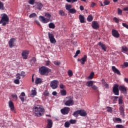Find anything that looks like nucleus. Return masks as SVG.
Here are the masks:
<instances>
[{
	"mask_svg": "<svg viewBox=\"0 0 128 128\" xmlns=\"http://www.w3.org/2000/svg\"><path fill=\"white\" fill-rule=\"evenodd\" d=\"M36 13H32L29 16V18H36Z\"/></svg>",
	"mask_w": 128,
	"mask_h": 128,
	"instance_id": "35",
	"label": "nucleus"
},
{
	"mask_svg": "<svg viewBox=\"0 0 128 128\" xmlns=\"http://www.w3.org/2000/svg\"><path fill=\"white\" fill-rule=\"evenodd\" d=\"M42 79L40 78H36L35 81V83L36 84H42Z\"/></svg>",
	"mask_w": 128,
	"mask_h": 128,
	"instance_id": "23",
	"label": "nucleus"
},
{
	"mask_svg": "<svg viewBox=\"0 0 128 128\" xmlns=\"http://www.w3.org/2000/svg\"><path fill=\"white\" fill-rule=\"evenodd\" d=\"M69 122H70V124H76V120L72 119Z\"/></svg>",
	"mask_w": 128,
	"mask_h": 128,
	"instance_id": "37",
	"label": "nucleus"
},
{
	"mask_svg": "<svg viewBox=\"0 0 128 128\" xmlns=\"http://www.w3.org/2000/svg\"><path fill=\"white\" fill-rule=\"evenodd\" d=\"M80 54V50H77L76 52L75 55L74 56V58H76V56H78V54Z\"/></svg>",
	"mask_w": 128,
	"mask_h": 128,
	"instance_id": "41",
	"label": "nucleus"
},
{
	"mask_svg": "<svg viewBox=\"0 0 128 128\" xmlns=\"http://www.w3.org/2000/svg\"><path fill=\"white\" fill-rule=\"evenodd\" d=\"M92 88L94 90H98V87L96 86L95 85H92Z\"/></svg>",
	"mask_w": 128,
	"mask_h": 128,
	"instance_id": "54",
	"label": "nucleus"
},
{
	"mask_svg": "<svg viewBox=\"0 0 128 128\" xmlns=\"http://www.w3.org/2000/svg\"><path fill=\"white\" fill-rule=\"evenodd\" d=\"M113 92L115 96H118L120 94L118 92V84H116L113 87Z\"/></svg>",
	"mask_w": 128,
	"mask_h": 128,
	"instance_id": "8",
	"label": "nucleus"
},
{
	"mask_svg": "<svg viewBox=\"0 0 128 128\" xmlns=\"http://www.w3.org/2000/svg\"><path fill=\"white\" fill-rule=\"evenodd\" d=\"M60 92L61 94V95L63 96H66V90L64 89L60 90Z\"/></svg>",
	"mask_w": 128,
	"mask_h": 128,
	"instance_id": "27",
	"label": "nucleus"
},
{
	"mask_svg": "<svg viewBox=\"0 0 128 128\" xmlns=\"http://www.w3.org/2000/svg\"><path fill=\"white\" fill-rule=\"evenodd\" d=\"M70 122H67L64 124L65 128H70Z\"/></svg>",
	"mask_w": 128,
	"mask_h": 128,
	"instance_id": "42",
	"label": "nucleus"
},
{
	"mask_svg": "<svg viewBox=\"0 0 128 128\" xmlns=\"http://www.w3.org/2000/svg\"><path fill=\"white\" fill-rule=\"evenodd\" d=\"M72 4H69V5L66 4V9L68 12H70V10L72 9Z\"/></svg>",
	"mask_w": 128,
	"mask_h": 128,
	"instance_id": "25",
	"label": "nucleus"
},
{
	"mask_svg": "<svg viewBox=\"0 0 128 128\" xmlns=\"http://www.w3.org/2000/svg\"><path fill=\"white\" fill-rule=\"evenodd\" d=\"M78 114H80V111L79 110L74 112L73 113V116H74L75 118H78Z\"/></svg>",
	"mask_w": 128,
	"mask_h": 128,
	"instance_id": "28",
	"label": "nucleus"
},
{
	"mask_svg": "<svg viewBox=\"0 0 128 128\" xmlns=\"http://www.w3.org/2000/svg\"><path fill=\"white\" fill-rule=\"evenodd\" d=\"M16 80H20V75H16Z\"/></svg>",
	"mask_w": 128,
	"mask_h": 128,
	"instance_id": "61",
	"label": "nucleus"
},
{
	"mask_svg": "<svg viewBox=\"0 0 128 128\" xmlns=\"http://www.w3.org/2000/svg\"><path fill=\"white\" fill-rule=\"evenodd\" d=\"M42 6H44V5L40 2L37 3L36 4V8L38 10H42Z\"/></svg>",
	"mask_w": 128,
	"mask_h": 128,
	"instance_id": "20",
	"label": "nucleus"
},
{
	"mask_svg": "<svg viewBox=\"0 0 128 128\" xmlns=\"http://www.w3.org/2000/svg\"><path fill=\"white\" fill-rule=\"evenodd\" d=\"M79 114L81 116H86V112L84 110H79Z\"/></svg>",
	"mask_w": 128,
	"mask_h": 128,
	"instance_id": "19",
	"label": "nucleus"
},
{
	"mask_svg": "<svg viewBox=\"0 0 128 128\" xmlns=\"http://www.w3.org/2000/svg\"><path fill=\"white\" fill-rule=\"evenodd\" d=\"M68 74L70 77L72 76L74 74L72 73V70H68Z\"/></svg>",
	"mask_w": 128,
	"mask_h": 128,
	"instance_id": "34",
	"label": "nucleus"
},
{
	"mask_svg": "<svg viewBox=\"0 0 128 128\" xmlns=\"http://www.w3.org/2000/svg\"><path fill=\"white\" fill-rule=\"evenodd\" d=\"M60 88H61V90H64L66 88V86L62 84H60L59 85Z\"/></svg>",
	"mask_w": 128,
	"mask_h": 128,
	"instance_id": "39",
	"label": "nucleus"
},
{
	"mask_svg": "<svg viewBox=\"0 0 128 128\" xmlns=\"http://www.w3.org/2000/svg\"><path fill=\"white\" fill-rule=\"evenodd\" d=\"M50 72V69L44 66H42L39 68V72L42 76H48Z\"/></svg>",
	"mask_w": 128,
	"mask_h": 128,
	"instance_id": "2",
	"label": "nucleus"
},
{
	"mask_svg": "<svg viewBox=\"0 0 128 128\" xmlns=\"http://www.w3.org/2000/svg\"><path fill=\"white\" fill-rule=\"evenodd\" d=\"M58 80H52L50 83V86L52 90H56L58 87Z\"/></svg>",
	"mask_w": 128,
	"mask_h": 128,
	"instance_id": "5",
	"label": "nucleus"
},
{
	"mask_svg": "<svg viewBox=\"0 0 128 128\" xmlns=\"http://www.w3.org/2000/svg\"><path fill=\"white\" fill-rule=\"evenodd\" d=\"M124 105H122V106H120V107L119 108L120 114L122 116H124Z\"/></svg>",
	"mask_w": 128,
	"mask_h": 128,
	"instance_id": "11",
	"label": "nucleus"
},
{
	"mask_svg": "<svg viewBox=\"0 0 128 128\" xmlns=\"http://www.w3.org/2000/svg\"><path fill=\"white\" fill-rule=\"evenodd\" d=\"M98 46H100L102 48V50H103L104 52H106V45L104 44V43L102 42H99L98 44Z\"/></svg>",
	"mask_w": 128,
	"mask_h": 128,
	"instance_id": "14",
	"label": "nucleus"
},
{
	"mask_svg": "<svg viewBox=\"0 0 128 128\" xmlns=\"http://www.w3.org/2000/svg\"><path fill=\"white\" fill-rule=\"evenodd\" d=\"M44 94L46 96H50V93L48 92V90H46L44 92Z\"/></svg>",
	"mask_w": 128,
	"mask_h": 128,
	"instance_id": "45",
	"label": "nucleus"
},
{
	"mask_svg": "<svg viewBox=\"0 0 128 128\" xmlns=\"http://www.w3.org/2000/svg\"><path fill=\"white\" fill-rule=\"evenodd\" d=\"M31 96H36V91L34 90H32L31 91Z\"/></svg>",
	"mask_w": 128,
	"mask_h": 128,
	"instance_id": "36",
	"label": "nucleus"
},
{
	"mask_svg": "<svg viewBox=\"0 0 128 128\" xmlns=\"http://www.w3.org/2000/svg\"><path fill=\"white\" fill-rule=\"evenodd\" d=\"M88 58V56L86 55H84L83 58H81V64H84V62H86V58Z\"/></svg>",
	"mask_w": 128,
	"mask_h": 128,
	"instance_id": "22",
	"label": "nucleus"
},
{
	"mask_svg": "<svg viewBox=\"0 0 128 128\" xmlns=\"http://www.w3.org/2000/svg\"><path fill=\"white\" fill-rule=\"evenodd\" d=\"M33 112L36 116H42L44 114V108L41 106H34L33 108Z\"/></svg>",
	"mask_w": 128,
	"mask_h": 128,
	"instance_id": "1",
	"label": "nucleus"
},
{
	"mask_svg": "<svg viewBox=\"0 0 128 128\" xmlns=\"http://www.w3.org/2000/svg\"><path fill=\"white\" fill-rule=\"evenodd\" d=\"M8 16L6 14H2L0 24H2V26H6L7 24H8Z\"/></svg>",
	"mask_w": 128,
	"mask_h": 128,
	"instance_id": "4",
	"label": "nucleus"
},
{
	"mask_svg": "<svg viewBox=\"0 0 128 128\" xmlns=\"http://www.w3.org/2000/svg\"><path fill=\"white\" fill-rule=\"evenodd\" d=\"M124 66L127 68V66H128V62H124Z\"/></svg>",
	"mask_w": 128,
	"mask_h": 128,
	"instance_id": "60",
	"label": "nucleus"
},
{
	"mask_svg": "<svg viewBox=\"0 0 128 128\" xmlns=\"http://www.w3.org/2000/svg\"><path fill=\"white\" fill-rule=\"evenodd\" d=\"M95 6H96V3L92 2L90 5L91 8H94Z\"/></svg>",
	"mask_w": 128,
	"mask_h": 128,
	"instance_id": "56",
	"label": "nucleus"
},
{
	"mask_svg": "<svg viewBox=\"0 0 128 128\" xmlns=\"http://www.w3.org/2000/svg\"><path fill=\"white\" fill-rule=\"evenodd\" d=\"M11 96L12 98H13V100H18V95H16V94H12Z\"/></svg>",
	"mask_w": 128,
	"mask_h": 128,
	"instance_id": "26",
	"label": "nucleus"
},
{
	"mask_svg": "<svg viewBox=\"0 0 128 128\" xmlns=\"http://www.w3.org/2000/svg\"><path fill=\"white\" fill-rule=\"evenodd\" d=\"M123 10L124 11H128V6L124 8Z\"/></svg>",
	"mask_w": 128,
	"mask_h": 128,
	"instance_id": "64",
	"label": "nucleus"
},
{
	"mask_svg": "<svg viewBox=\"0 0 128 128\" xmlns=\"http://www.w3.org/2000/svg\"><path fill=\"white\" fill-rule=\"evenodd\" d=\"M94 72H92L88 78L90 80H92V78H94Z\"/></svg>",
	"mask_w": 128,
	"mask_h": 128,
	"instance_id": "38",
	"label": "nucleus"
},
{
	"mask_svg": "<svg viewBox=\"0 0 128 128\" xmlns=\"http://www.w3.org/2000/svg\"><path fill=\"white\" fill-rule=\"evenodd\" d=\"M45 16L46 18L49 19V20H50V16H52V15L48 12L45 13Z\"/></svg>",
	"mask_w": 128,
	"mask_h": 128,
	"instance_id": "29",
	"label": "nucleus"
},
{
	"mask_svg": "<svg viewBox=\"0 0 128 128\" xmlns=\"http://www.w3.org/2000/svg\"><path fill=\"white\" fill-rule=\"evenodd\" d=\"M94 84V81H88L86 82V86H92Z\"/></svg>",
	"mask_w": 128,
	"mask_h": 128,
	"instance_id": "24",
	"label": "nucleus"
},
{
	"mask_svg": "<svg viewBox=\"0 0 128 128\" xmlns=\"http://www.w3.org/2000/svg\"><path fill=\"white\" fill-rule=\"evenodd\" d=\"M59 14L62 16H64V12L62 10H59Z\"/></svg>",
	"mask_w": 128,
	"mask_h": 128,
	"instance_id": "40",
	"label": "nucleus"
},
{
	"mask_svg": "<svg viewBox=\"0 0 128 128\" xmlns=\"http://www.w3.org/2000/svg\"><path fill=\"white\" fill-rule=\"evenodd\" d=\"M20 96H26V94L24 92H22Z\"/></svg>",
	"mask_w": 128,
	"mask_h": 128,
	"instance_id": "59",
	"label": "nucleus"
},
{
	"mask_svg": "<svg viewBox=\"0 0 128 128\" xmlns=\"http://www.w3.org/2000/svg\"><path fill=\"white\" fill-rule=\"evenodd\" d=\"M118 104H122V98L120 97L118 99Z\"/></svg>",
	"mask_w": 128,
	"mask_h": 128,
	"instance_id": "44",
	"label": "nucleus"
},
{
	"mask_svg": "<svg viewBox=\"0 0 128 128\" xmlns=\"http://www.w3.org/2000/svg\"><path fill=\"white\" fill-rule=\"evenodd\" d=\"M87 20L88 22H92V16L89 15L87 18Z\"/></svg>",
	"mask_w": 128,
	"mask_h": 128,
	"instance_id": "33",
	"label": "nucleus"
},
{
	"mask_svg": "<svg viewBox=\"0 0 128 128\" xmlns=\"http://www.w3.org/2000/svg\"><path fill=\"white\" fill-rule=\"evenodd\" d=\"M0 10H4V4L1 2H0Z\"/></svg>",
	"mask_w": 128,
	"mask_h": 128,
	"instance_id": "43",
	"label": "nucleus"
},
{
	"mask_svg": "<svg viewBox=\"0 0 128 128\" xmlns=\"http://www.w3.org/2000/svg\"><path fill=\"white\" fill-rule=\"evenodd\" d=\"M34 2H36V0H29L28 4H34Z\"/></svg>",
	"mask_w": 128,
	"mask_h": 128,
	"instance_id": "48",
	"label": "nucleus"
},
{
	"mask_svg": "<svg viewBox=\"0 0 128 128\" xmlns=\"http://www.w3.org/2000/svg\"><path fill=\"white\" fill-rule=\"evenodd\" d=\"M52 96H56V94H58V92H56L54 91L52 92Z\"/></svg>",
	"mask_w": 128,
	"mask_h": 128,
	"instance_id": "62",
	"label": "nucleus"
},
{
	"mask_svg": "<svg viewBox=\"0 0 128 128\" xmlns=\"http://www.w3.org/2000/svg\"><path fill=\"white\" fill-rule=\"evenodd\" d=\"M64 104L67 106H74V98L72 96L66 97L64 100Z\"/></svg>",
	"mask_w": 128,
	"mask_h": 128,
	"instance_id": "3",
	"label": "nucleus"
},
{
	"mask_svg": "<svg viewBox=\"0 0 128 128\" xmlns=\"http://www.w3.org/2000/svg\"><path fill=\"white\" fill-rule=\"evenodd\" d=\"M119 90H121V92H126V88L124 86H119Z\"/></svg>",
	"mask_w": 128,
	"mask_h": 128,
	"instance_id": "21",
	"label": "nucleus"
},
{
	"mask_svg": "<svg viewBox=\"0 0 128 128\" xmlns=\"http://www.w3.org/2000/svg\"><path fill=\"white\" fill-rule=\"evenodd\" d=\"M9 108H10L11 110H14V102L12 100H10L8 102Z\"/></svg>",
	"mask_w": 128,
	"mask_h": 128,
	"instance_id": "15",
	"label": "nucleus"
},
{
	"mask_svg": "<svg viewBox=\"0 0 128 128\" xmlns=\"http://www.w3.org/2000/svg\"><path fill=\"white\" fill-rule=\"evenodd\" d=\"M118 14L122 16V10L120 8H118Z\"/></svg>",
	"mask_w": 128,
	"mask_h": 128,
	"instance_id": "47",
	"label": "nucleus"
},
{
	"mask_svg": "<svg viewBox=\"0 0 128 128\" xmlns=\"http://www.w3.org/2000/svg\"><path fill=\"white\" fill-rule=\"evenodd\" d=\"M113 20H114V22H116V24H118V22H120L118 19V18H114Z\"/></svg>",
	"mask_w": 128,
	"mask_h": 128,
	"instance_id": "50",
	"label": "nucleus"
},
{
	"mask_svg": "<svg viewBox=\"0 0 128 128\" xmlns=\"http://www.w3.org/2000/svg\"><path fill=\"white\" fill-rule=\"evenodd\" d=\"M115 120H116V122H122V119H120V118H116Z\"/></svg>",
	"mask_w": 128,
	"mask_h": 128,
	"instance_id": "58",
	"label": "nucleus"
},
{
	"mask_svg": "<svg viewBox=\"0 0 128 128\" xmlns=\"http://www.w3.org/2000/svg\"><path fill=\"white\" fill-rule=\"evenodd\" d=\"M48 36L50 44H54L56 42V38H54V34L50 32H48Z\"/></svg>",
	"mask_w": 128,
	"mask_h": 128,
	"instance_id": "6",
	"label": "nucleus"
},
{
	"mask_svg": "<svg viewBox=\"0 0 128 128\" xmlns=\"http://www.w3.org/2000/svg\"><path fill=\"white\" fill-rule=\"evenodd\" d=\"M53 63L54 64H55V66H60V62L58 61H54Z\"/></svg>",
	"mask_w": 128,
	"mask_h": 128,
	"instance_id": "46",
	"label": "nucleus"
},
{
	"mask_svg": "<svg viewBox=\"0 0 128 128\" xmlns=\"http://www.w3.org/2000/svg\"><path fill=\"white\" fill-rule=\"evenodd\" d=\"M48 26L50 28H56V26H54V23L49 24Z\"/></svg>",
	"mask_w": 128,
	"mask_h": 128,
	"instance_id": "31",
	"label": "nucleus"
},
{
	"mask_svg": "<svg viewBox=\"0 0 128 128\" xmlns=\"http://www.w3.org/2000/svg\"><path fill=\"white\" fill-rule=\"evenodd\" d=\"M19 98H20V100H21L22 102H24V98L22 96H19Z\"/></svg>",
	"mask_w": 128,
	"mask_h": 128,
	"instance_id": "55",
	"label": "nucleus"
},
{
	"mask_svg": "<svg viewBox=\"0 0 128 128\" xmlns=\"http://www.w3.org/2000/svg\"><path fill=\"white\" fill-rule=\"evenodd\" d=\"M112 108L110 107H107V111L110 112H112Z\"/></svg>",
	"mask_w": 128,
	"mask_h": 128,
	"instance_id": "57",
	"label": "nucleus"
},
{
	"mask_svg": "<svg viewBox=\"0 0 128 128\" xmlns=\"http://www.w3.org/2000/svg\"><path fill=\"white\" fill-rule=\"evenodd\" d=\"M112 70L114 74H117L119 75L120 74V70H118V68H116L114 66H112Z\"/></svg>",
	"mask_w": 128,
	"mask_h": 128,
	"instance_id": "16",
	"label": "nucleus"
},
{
	"mask_svg": "<svg viewBox=\"0 0 128 128\" xmlns=\"http://www.w3.org/2000/svg\"><path fill=\"white\" fill-rule=\"evenodd\" d=\"M14 82L16 84H20V80H18V79H16L14 80Z\"/></svg>",
	"mask_w": 128,
	"mask_h": 128,
	"instance_id": "52",
	"label": "nucleus"
},
{
	"mask_svg": "<svg viewBox=\"0 0 128 128\" xmlns=\"http://www.w3.org/2000/svg\"><path fill=\"white\" fill-rule=\"evenodd\" d=\"M112 34L114 38H119L120 37V34H118V32L115 30H112Z\"/></svg>",
	"mask_w": 128,
	"mask_h": 128,
	"instance_id": "12",
	"label": "nucleus"
},
{
	"mask_svg": "<svg viewBox=\"0 0 128 128\" xmlns=\"http://www.w3.org/2000/svg\"><path fill=\"white\" fill-rule=\"evenodd\" d=\"M122 52H128V48L126 47V46H122Z\"/></svg>",
	"mask_w": 128,
	"mask_h": 128,
	"instance_id": "30",
	"label": "nucleus"
},
{
	"mask_svg": "<svg viewBox=\"0 0 128 128\" xmlns=\"http://www.w3.org/2000/svg\"><path fill=\"white\" fill-rule=\"evenodd\" d=\"M92 27L94 30H96V28H100V25H98V23L97 22H93L92 23Z\"/></svg>",
	"mask_w": 128,
	"mask_h": 128,
	"instance_id": "13",
	"label": "nucleus"
},
{
	"mask_svg": "<svg viewBox=\"0 0 128 128\" xmlns=\"http://www.w3.org/2000/svg\"><path fill=\"white\" fill-rule=\"evenodd\" d=\"M69 12H70V14H76V10L74 8H71L69 10Z\"/></svg>",
	"mask_w": 128,
	"mask_h": 128,
	"instance_id": "32",
	"label": "nucleus"
},
{
	"mask_svg": "<svg viewBox=\"0 0 128 128\" xmlns=\"http://www.w3.org/2000/svg\"><path fill=\"white\" fill-rule=\"evenodd\" d=\"M70 109L68 107H64V108L60 110V112L62 114H68L70 112Z\"/></svg>",
	"mask_w": 128,
	"mask_h": 128,
	"instance_id": "7",
	"label": "nucleus"
},
{
	"mask_svg": "<svg viewBox=\"0 0 128 128\" xmlns=\"http://www.w3.org/2000/svg\"><path fill=\"white\" fill-rule=\"evenodd\" d=\"M39 18L40 20L43 24H48L50 22V19H48V18H46L44 16H40Z\"/></svg>",
	"mask_w": 128,
	"mask_h": 128,
	"instance_id": "10",
	"label": "nucleus"
},
{
	"mask_svg": "<svg viewBox=\"0 0 128 128\" xmlns=\"http://www.w3.org/2000/svg\"><path fill=\"white\" fill-rule=\"evenodd\" d=\"M79 20L80 21V22H81V24H84V22H86L85 20V18H84V16H82V15H80L79 16Z\"/></svg>",
	"mask_w": 128,
	"mask_h": 128,
	"instance_id": "18",
	"label": "nucleus"
},
{
	"mask_svg": "<svg viewBox=\"0 0 128 128\" xmlns=\"http://www.w3.org/2000/svg\"><path fill=\"white\" fill-rule=\"evenodd\" d=\"M14 38H12L10 40V41L8 42V44H9L10 48H12L14 46Z\"/></svg>",
	"mask_w": 128,
	"mask_h": 128,
	"instance_id": "17",
	"label": "nucleus"
},
{
	"mask_svg": "<svg viewBox=\"0 0 128 128\" xmlns=\"http://www.w3.org/2000/svg\"><path fill=\"white\" fill-rule=\"evenodd\" d=\"M104 6H108L110 4V2L108 0H104Z\"/></svg>",
	"mask_w": 128,
	"mask_h": 128,
	"instance_id": "51",
	"label": "nucleus"
},
{
	"mask_svg": "<svg viewBox=\"0 0 128 128\" xmlns=\"http://www.w3.org/2000/svg\"><path fill=\"white\" fill-rule=\"evenodd\" d=\"M80 8L81 10H84V6H80Z\"/></svg>",
	"mask_w": 128,
	"mask_h": 128,
	"instance_id": "63",
	"label": "nucleus"
},
{
	"mask_svg": "<svg viewBox=\"0 0 128 128\" xmlns=\"http://www.w3.org/2000/svg\"><path fill=\"white\" fill-rule=\"evenodd\" d=\"M29 54H30V52H28V50H25L22 51V56L24 60H28V56Z\"/></svg>",
	"mask_w": 128,
	"mask_h": 128,
	"instance_id": "9",
	"label": "nucleus"
},
{
	"mask_svg": "<svg viewBox=\"0 0 128 128\" xmlns=\"http://www.w3.org/2000/svg\"><path fill=\"white\" fill-rule=\"evenodd\" d=\"M116 128H124V126L122 125V124H117L116 126Z\"/></svg>",
	"mask_w": 128,
	"mask_h": 128,
	"instance_id": "49",
	"label": "nucleus"
},
{
	"mask_svg": "<svg viewBox=\"0 0 128 128\" xmlns=\"http://www.w3.org/2000/svg\"><path fill=\"white\" fill-rule=\"evenodd\" d=\"M122 24L123 26H124V28H126L128 29V24H126V23H122Z\"/></svg>",
	"mask_w": 128,
	"mask_h": 128,
	"instance_id": "53",
	"label": "nucleus"
}]
</instances>
